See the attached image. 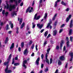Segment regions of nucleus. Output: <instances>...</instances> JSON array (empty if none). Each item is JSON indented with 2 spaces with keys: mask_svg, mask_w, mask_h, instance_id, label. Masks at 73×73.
<instances>
[{
  "mask_svg": "<svg viewBox=\"0 0 73 73\" xmlns=\"http://www.w3.org/2000/svg\"><path fill=\"white\" fill-rule=\"evenodd\" d=\"M35 56V54L33 52V53L31 54V56L33 57V56Z\"/></svg>",
  "mask_w": 73,
  "mask_h": 73,
  "instance_id": "obj_57",
  "label": "nucleus"
},
{
  "mask_svg": "<svg viewBox=\"0 0 73 73\" xmlns=\"http://www.w3.org/2000/svg\"><path fill=\"white\" fill-rule=\"evenodd\" d=\"M27 60H24L23 61V67H24L25 68V69H26L27 68V66L26 65H25V64H27Z\"/></svg>",
  "mask_w": 73,
  "mask_h": 73,
  "instance_id": "obj_6",
  "label": "nucleus"
},
{
  "mask_svg": "<svg viewBox=\"0 0 73 73\" xmlns=\"http://www.w3.org/2000/svg\"><path fill=\"white\" fill-rule=\"evenodd\" d=\"M61 4L62 5H64V6H65L66 5V3L64 2L63 1H62L61 2Z\"/></svg>",
  "mask_w": 73,
  "mask_h": 73,
  "instance_id": "obj_21",
  "label": "nucleus"
},
{
  "mask_svg": "<svg viewBox=\"0 0 73 73\" xmlns=\"http://www.w3.org/2000/svg\"><path fill=\"white\" fill-rule=\"evenodd\" d=\"M21 25H22V26L24 27V25H25V23H23Z\"/></svg>",
  "mask_w": 73,
  "mask_h": 73,
  "instance_id": "obj_51",
  "label": "nucleus"
},
{
  "mask_svg": "<svg viewBox=\"0 0 73 73\" xmlns=\"http://www.w3.org/2000/svg\"><path fill=\"white\" fill-rule=\"evenodd\" d=\"M13 1L15 3L16 5H17V1L16 0H10L9 2L13 3Z\"/></svg>",
  "mask_w": 73,
  "mask_h": 73,
  "instance_id": "obj_8",
  "label": "nucleus"
},
{
  "mask_svg": "<svg viewBox=\"0 0 73 73\" xmlns=\"http://www.w3.org/2000/svg\"><path fill=\"white\" fill-rule=\"evenodd\" d=\"M47 16H48V14L47 13H45V16L44 17V19H46V17H47Z\"/></svg>",
  "mask_w": 73,
  "mask_h": 73,
  "instance_id": "obj_33",
  "label": "nucleus"
},
{
  "mask_svg": "<svg viewBox=\"0 0 73 73\" xmlns=\"http://www.w3.org/2000/svg\"><path fill=\"white\" fill-rule=\"evenodd\" d=\"M53 35L54 36H55V30H54L53 31Z\"/></svg>",
  "mask_w": 73,
  "mask_h": 73,
  "instance_id": "obj_42",
  "label": "nucleus"
},
{
  "mask_svg": "<svg viewBox=\"0 0 73 73\" xmlns=\"http://www.w3.org/2000/svg\"><path fill=\"white\" fill-rule=\"evenodd\" d=\"M67 66H68V63H67L66 64V65L65 66V67L66 68H67Z\"/></svg>",
  "mask_w": 73,
  "mask_h": 73,
  "instance_id": "obj_60",
  "label": "nucleus"
},
{
  "mask_svg": "<svg viewBox=\"0 0 73 73\" xmlns=\"http://www.w3.org/2000/svg\"><path fill=\"white\" fill-rule=\"evenodd\" d=\"M43 67H44V64H42L41 65V68H43Z\"/></svg>",
  "mask_w": 73,
  "mask_h": 73,
  "instance_id": "obj_54",
  "label": "nucleus"
},
{
  "mask_svg": "<svg viewBox=\"0 0 73 73\" xmlns=\"http://www.w3.org/2000/svg\"><path fill=\"white\" fill-rule=\"evenodd\" d=\"M69 9L68 8H67L66 9V11H69Z\"/></svg>",
  "mask_w": 73,
  "mask_h": 73,
  "instance_id": "obj_64",
  "label": "nucleus"
},
{
  "mask_svg": "<svg viewBox=\"0 0 73 73\" xmlns=\"http://www.w3.org/2000/svg\"><path fill=\"white\" fill-rule=\"evenodd\" d=\"M19 9V7H17V11H14L13 12L11 13V15L12 16H14V15H15V16H17V13H16V12H17V11H18V10Z\"/></svg>",
  "mask_w": 73,
  "mask_h": 73,
  "instance_id": "obj_5",
  "label": "nucleus"
},
{
  "mask_svg": "<svg viewBox=\"0 0 73 73\" xmlns=\"http://www.w3.org/2000/svg\"><path fill=\"white\" fill-rule=\"evenodd\" d=\"M37 14H36L34 16V19H40V17H41V16L40 15H38L37 17Z\"/></svg>",
  "mask_w": 73,
  "mask_h": 73,
  "instance_id": "obj_12",
  "label": "nucleus"
},
{
  "mask_svg": "<svg viewBox=\"0 0 73 73\" xmlns=\"http://www.w3.org/2000/svg\"><path fill=\"white\" fill-rule=\"evenodd\" d=\"M5 10H3L2 11V14L3 15H4L5 14Z\"/></svg>",
  "mask_w": 73,
  "mask_h": 73,
  "instance_id": "obj_41",
  "label": "nucleus"
},
{
  "mask_svg": "<svg viewBox=\"0 0 73 73\" xmlns=\"http://www.w3.org/2000/svg\"><path fill=\"white\" fill-rule=\"evenodd\" d=\"M26 30L27 31H29L30 30V27H29V25H27L26 27Z\"/></svg>",
  "mask_w": 73,
  "mask_h": 73,
  "instance_id": "obj_18",
  "label": "nucleus"
},
{
  "mask_svg": "<svg viewBox=\"0 0 73 73\" xmlns=\"http://www.w3.org/2000/svg\"><path fill=\"white\" fill-rule=\"evenodd\" d=\"M21 47L23 48L24 46V42H22L21 43Z\"/></svg>",
  "mask_w": 73,
  "mask_h": 73,
  "instance_id": "obj_24",
  "label": "nucleus"
},
{
  "mask_svg": "<svg viewBox=\"0 0 73 73\" xmlns=\"http://www.w3.org/2000/svg\"><path fill=\"white\" fill-rule=\"evenodd\" d=\"M44 31V29H42L40 31V32L41 33H42V32H43Z\"/></svg>",
  "mask_w": 73,
  "mask_h": 73,
  "instance_id": "obj_50",
  "label": "nucleus"
},
{
  "mask_svg": "<svg viewBox=\"0 0 73 73\" xmlns=\"http://www.w3.org/2000/svg\"><path fill=\"white\" fill-rule=\"evenodd\" d=\"M48 31H46L44 33V36L45 37H46L47 36V35H48Z\"/></svg>",
  "mask_w": 73,
  "mask_h": 73,
  "instance_id": "obj_25",
  "label": "nucleus"
},
{
  "mask_svg": "<svg viewBox=\"0 0 73 73\" xmlns=\"http://www.w3.org/2000/svg\"><path fill=\"white\" fill-rule=\"evenodd\" d=\"M25 56H27L28 53V48H26L24 50L23 52Z\"/></svg>",
  "mask_w": 73,
  "mask_h": 73,
  "instance_id": "obj_7",
  "label": "nucleus"
},
{
  "mask_svg": "<svg viewBox=\"0 0 73 73\" xmlns=\"http://www.w3.org/2000/svg\"><path fill=\"white\" fill-rule=\"evenodd\" d=\"M51 24H52V21L51 20V19H49V23H48L47 26L46 27V28H48Z\"/></svg>",
  "mask_w": 73,
  "mask_h": 73,
  "instance_id": "obj_11",
  "label": "nucleus"
},
{
  "mask_svg": "<svg viewBox=\"0 0 73 73\" xmlns=\"http://www.w3.org/2000/svg\"><path fill=\"white\" fill-rule=\"evenodd\" d=\"M8 68H7V70H6V68H5V72L6 73H12V70H8Z\"/></svg>",
  "mask_w": 73,
  "mask_h": 73,
  "instance_id": "obj_9",
  "label": "nucleus"
},
{
  "mask_svg": "<svg viewBox=\"0 0 73 73\" xmlns=\"http://www.w3.org/2000/svg\"><path fill=\"white\" fill-rule=\"evenodd\" d=\"M60 60H64V56H60Z\"/></svg>",
  "mask_w": 73,
  "mask_h": 73,
  "instance_id": "obj_20",
  "label": "nucleus"
},
{
  "mask_svg": "<svg viewBox=\"0 0 73 73\" xmlns=\"http://www.w3.org/2000/svg\"><path fill=\"white\" fill-rule=\"evenodd\" d=\"M40 61V57L38 58L35 62V63L37 65H38L39 61Z\"/></svg>",
  "mask_w": 73,
  "mask_h": 73,
  "instance_id": "obj_10",
  "label": "nucleus"
},
{
  "mask_svg": "<svg viewBox=\"0 0 73 73\" xmlns=\"http://www.w3.org/2000/svg\"><path fill=\"white\" fill-rule=\"evenodd\" d=\"M64 44V41L62 40L61 43L60 44V49H61L62 48V45Z\"/></svg>",
  "mask_w": 73,
  "mask_h": 73,
  "instance_id": "obj_22",
  "label": "nucleus"
},
{
  "mask_svg": "<svg viewBox=\"0 0 73 73\" xmlns=\"http://www.w3.org/2000/svg\"><path fill=\"white\" fill-rule=\"evenodd\" d=\"M15 46V44L14 43H13L11 46L10 47V49H13V48H14Z\"/></svg>",
  "mask_w": 73,
  "mask_h": 73,
  "instance_id": "obj_16",
  "label": "nucleus"
},
{
  "mask_svg": "<svg viewBox=\"0 0 73 73\" xmlns=\"http://www.w3.org/2000/svg\"><path fill=\"white\" fill-rule=\"evenodd\" d=\"M65 25L64 24H63L62 25V26H61V28H63V27H64Z\"/></svg>",
  "mask_w": 73,
  "mask_h": 73,
  "instance_id": "obj_48",
  "label": "nucleus"
},
{
  "mask_svg": "<svg viewBox=\"0 0 73 73\" xmlns=\"http://www.w3.org/2000/svg\"><path fill=\"white\" fill-rule=\"evenodd\" d=\"M18 21H19V24L20 25H21L22 24V22H23V19H18Z\"/></svg>",
  "mask_w": 73,
  "mask_h": 73,
  "instance_id": "obj_13",
  "label": "nucleus"
},
{
  "mask_svg": "<svg viewBox=\"0 0 73 73\" xmlns=\"http://www.w3.org/2000/svg\"><path fill=\"white\" fill-rule=\"evenodd\" d=\"M0 25L1 26L3 25H4V23H1Z\"/></svg>",
  "mask_w": 73,
  "mask_h": 73,
  "instance_id": "obj_62",
  "label": "nucleus"
},
{
  "mask_svg": "<svg viewBox=\"0 0 73 73\" xmlns=\"http://www.w3.org/2000/svg\"><path fill=\"white\" fill-rule=\"evenodd\" d=\"M73 22V20H71L70 23V28H72V26H73V24H72V23Z\"/></svg>",
  "mask_w": 73,
  "mask_h": 73,
  "instance_id": "obj_15",
  "label": "nucleus"
},
{
  "mask_svg": "<svg viewBox=\"0 0 73 73\" xmlns=\"http://www.w3.org/2000/svg\"><path fill=\"white\" fill-rule=\"evenodd\" d=\"M56 49L57 50H58V49H59V46H57L56 47Z\"/></svg>",
  "mask_w": 73,
  "mask_h": 73,
  "instance_id": "obj_43",
  "label": "nucleus"
},
{
  "mask_svg": "<svg viewBox=\"0 0 73 73\" xmlns=\"http://www.w3.org/2000/svg\"><path fill=\"white\" fill-rule=\"evenodd\" d=\"M69 55L71 56V57H73V52H70L69 53Z\"/></svg>",
  "mask_w": 73,
  "mask_h": 73,
  "instance_id": "obj_23",
  "label": "nucleus"
},
{
  "mask_svg": "<svg viewBox=\"0 0 73 73\" xmlns=\"http://www.w3.org/2000/svg\"><path fill=\"white\" fill-rule=\"evenodd\" d=\"M50 50V48H48L46 51L47 53L46 54L45 60L46 62H47L48 64H49V60L48 59V54H49Z\"/></svg>",
  "mask_w": 73,
  "mask_h": 73,
  "instance_id": "obj_3",
  "label": "nucleus"
},
{
  "mask_svg": "<svg viewBox=\"0 0 73 73\" xmlns=\"http://www.w3.org/2000/svg\"><path fill=\"white\" fill-rule=\"evenodd\" d=\"M11 56H12V54H10L9 56V58L7 59V62H6L3 63V65L5 66H6V70L8 69V66H9V62L10 61L11 59Z\"/></svg>",
  "mask_w": 73,
  "mask_h": 73,
  "instance_id": "obj_1",
  "label": "nucleus"
},
{
  "mask_svg": "<svg viewBox=\"0 0 73 73\" xmlns=\"http://www.w3.org/2000/svg\"><path fill=\"white\" fill-rule=\"evenodd\" d=\"M15 58H13V61H12V64H14V63H15Z\"/></svg>",
  "mask_w": 73,
  "mask_h": 73,
  "instance_id": "obj_34",
  "label": "nucleus"
},
{
  "mask_svg": "<svg viewBox=\"0 0 73 73\" xmlns=\"http://www.w3.org/2000/svg\"><path fill=\"white\" fill-rule=\"evenodd\" d=\"M23 2L22 3H21L20 4V6H21V7H22V6H23Z\"/></svg>",
  "mask_w": 73,
  "mask_h": 73,
  "instance_id": "obj_55",
  "label": "nucleus"
},
{
  "mask_svg": "<svg viewBox=\"0 0 73 73\" xmlns=\"http://www.w3.org/2000/svg\"><path fill=\"white\" fill-rule=\"evenodd\" d=\"M52 61H53V60H52V58H50V64H51L52 62Z\"/></svg>",
  "mask_w": 73,
  "mask_h": 73,
  "instance_id": "obj_38",
  "label": "nucleus"
},
{
  "mask_svg": "<svg viewBox=\"0 0 73 73\" xmlns=\"http://www.w3.org/2000/svg\"><path fill=\"white\" fill-rule=\"evenodd\" d=\"M34 47H35V44H33L32 45V46L31 47V49H33V48H34Z\"/></svg>",
  "mask_w": 73,
  "mask_h": 73,
  "instance_id": "obj_40",
  "label": "nucleus"
},
{
  "mask_svg": "<svg viewBox=\"0 0 73 73\" xmlns=\"http://www.w3.org/2000/svg\"><path fill=\"white\" fill-rule=\"evenodd\" d=\"M9 27V25H8V24H7L6 25V29L7 31L8 29H9V28H8V27Z\"/></svg>",
  "mask_w": 73,
  "mask_h": 73,
  "instance_id": "obj_29",
  "label": "nucleus"
},
{
  "mask_svg": "<svg viewBox=\"0 0 73 73\" xmlns=\"http://www.w3.org/2000/svg\"><path fill=\"white\" fill-rule=\"evenodd\" d=\"M58 64L59 65H61V62L60 60H58Z\"/></svg>",
  "mask_w": 73,
  "mask_h": 73,
  "instance_id": "obj_30",
  "label": "nucleus"
},
{
  "mask_svg": "<svg viewBox=\"0 0 73 73\" xmlns=\"http://www.w3.org/2000/svg\"><path fill=\"white\" fill-rule=\"evenodd\" d=\"M7 40V41H8V37H7L6 38V40Z\"/></svg>",
  "mask_w": 73,
  "mask_h": 73,
  "instance_id": "obj_63",
  "label": "nucleus"
},
{
  "mask_svg": "<svg viewBox=\"0 0 73 73\" xmlns=\"http://www.w3.org/2000/svg\"><path fill=\"white\" fill-rule=\"evenodd\" d=\"M10 27L12 29H13V23H11V24Z\"/></svg>",
  "mask_w": 73,
  "mask_h": 73,
  "instance_id": "obj_37",
  "label": "nucleus"
},
{
  "mask_svg": "<svg viewBox=\"0 0 73 73\" xmlns=\"http://www.w3.org/2000/svg\"><path fill=\"white\" fill-rule=\"evenodd\" d=\"M18 50H19V52H21V48H20V47H19V48H18Z\"/></svg>",
  "mask_w": 73,
  "mask_h": 73,
  "instance_id": "obj_59",
  "label": "nucleus"
},
{
  "mask_svg": "<svg viewBox=\"0 0 73 73\" xmlns=\"http://www.w3.org/2000/svg\"><path fill=\"white\" fill-rule=\"evenodd\" d=\"M63 50L64 51H65L66 50V46H64L63 48Z\"/></svg>",
  "mask_w": 73,
  "mask_h": 73,
  "instance_id": "obj_44",
  "label": "nucleus"
},
{
  "mask_svg": "<svg viewBox=\"0 0 73 73\" xmlns=\"http://www.w3.org/2000/svg\"><path fill=\"white\" fill-rule=\"evenodd\" d=\"M72 17V15H70L68 16V18H67V19H70Z\"/></svg>",
  "mask_w": 73,
  "mask_h": 73,
  "instance_id": "obj_39",
  "label": "nucleus"
},
{
  "mask_svg": "<svg viewBox=\"0 0 73 73\" xmlns=\"http://www.w3.org/2000/svg\"><path fill=\"white\" fill-rule=\"evenodd\" d=\"M33 7H28L26 10V13L28 12V11H29V13H31V12H32L33 11Z\"/></svg>",
  "mask_w": 73,
  "mask_h": 73,
  "instance_id": "obj_4",
  "label": "nucleus"
},
{
  "mask_svg": "<svg viewBox=\"0 0 73 73\" xmlns=\"http://www.w3.org/2000/svg\"><path fill=\"white\" fill-rule=\"evenodd\" d=\"M70 41H71V42H72L73 41V37L72 36H70Z\"/></svg>",
  "mask_w": 73,
  "mask_h": 73,
  "instance_id": "obj_36",
  "label": "nucleus"
},
{
  "mask_svg": "<svg viewBox=\"0 0 73 73\" xmlns=\"http://www.w3.org/2000/svg\"><path fill=\"white\" fill-rule=\"evenodd\" d=\"M66 44L67 47H69V41H68L66 42Z\"/></svg>",
  "mask_w": 73,
  "mask_h": 73,
  "instance_id": "obj_31",
  "label": "nucleus"
},
{
  "mask_svg": "<svg viewBox=\"0 0 73 73\" xmlns=\"http://www.w3.org/2000/svg\"><path fill=\"white\" fill-rule=\"evenodd\" d=\"M51 36V35H50V34H49L47 36V38H49V37H50V36Z\"/></svg>",
  "mask_w": 73,
  "mask_h": 73,
  "instance_id": "obj_46",
  "label": "nucleus"
},
{
  "mask_svg": "<svg viewBox=\"0 0 73 73\" xmlns=\"http://www.w3.org/2000/svg\"><path fill=\"white\" fill-rule=\"evenodd\" d=\"M63 29H61L60 30V31H59V33H61L62 32V31Z\"/></svg>",
  "mask_w": 73,
  "mask_h": 73,
  "instance_id": "obj_53",
  "label": "nucleus"
},
{
  "mask_svg": "<svg viewBox=\"0 0 73 73\" xmlns=\"http://www.w3.org/2000/svg\"><path fill=\"white\" fill-rule=\"evenodd\" d=\"M32 42H33L32 41V40L30 41L29 43V44L30 45H31V44H32Z\"/></svg>",
  "mask_w": 73,
  "mask_h": 73,
  "instance_id": "obj_45",
  "label": "nucleus"
},
{
  "mask_svg": "<svg viewBox=\"0 0 73 73\" xmlns=\"http://www.w3.org/2000/svg\"><path fill=\"white\" fill-rule=\"evenodd\" d=\"M73 32V31L72 29H71L69 31V35H71L72 34V33Z\"/></svg>",
  "mask_w": 73,
  "mask_h": 73,
  "instance_id": "obj_19",
  "label": "nucleus"
},
{
  "mask_svg": "<svg viewBox=\"0 0 73 73\" xmlns=\"http://www.w3.org/2000/svg\"><path fill=\"white\" fill-rule=\"evenodd\" d=\"M48 68L46 67L44 71V72H48Z\"/></svg>",
  "mask_w": 73,
  "mask_h": 73,
  "instance_id": "obj_35",
  "label": "nucleus"
},
{
  "mask_svg": "<svg viewBox=\"0 0 73 73\" xmlns=\"http://www.w3.org/2000/svg\"><path fill=\"white\" fill-rule=\"evenodd\" d=\"M21 1V0H18V3H20Z\"/></svg>",
  "mask_w": 73,
  "mask_h": 73,
  "instance_id": "obj_61",
  "label": "nucleus"
},
{
  "mask_svg": "<svg viewBox=\"0 0 73 73\" xmlns=\"http://www.w3.org/2000/svg\"><path fill=\"white\" fill-rule=\"evenodd\" d=\"M18 59V56H17L15 57V60H17Z\"/></svg>",
  "mask_w": 73,
  "mask_h": 73,
  "instance_id": "obj_49",
  "label": "nucleus"
},
{
  "mask_svg": "<svg viewBox=\"0 0 73 73\" xmlns=\"http://www.w3.org/2000/svg\"><path fill=\"white\" fill-rule=\"evenodd\" d=\"M61 1V0H57V1H56L55 4V7H57V3H58V2H60Z\"/></svg>",
  "mask_w": 73,
  "mask_h": 73,
  "instance_id": "obj_17",
  "label": "nucleus"
},
{
  "mask_svg": "<svg viewBox=\"0 0 73 73\" xmlns=\"http://www.w3.org/2000/svg\"><path fill=\"white\" fill-rule=\"evenodd\" d=\"M69 19H66V23H68V21H69Z\"/></svg>",
  "mask_w": 73,
  "mask_h": 73,
  "instance_id": "obj_56",
  "label": "nucleus"
},
{
  "mask_svg": "<svg viewBox=\"0 0 73 73\" xmlns=\"http://www.w3.org/2000/svg\"><path fill=\"white\" fill-rule=\"evenodd\" d=\"M37 27H38L39 28V29H41L42 28V26H43V24H41L40 25V24H37Z\"/></svg>",
  "mask_w": 73,
  "mask_h": 73,
  "instance_id": "obj_14",
  "label": "nucleus"
},
{
  "mask_svg": "<svg viewBox=\"0 0 73 73\" xmlns=\"http://www.w3.org/2000/svg\"><path fill=\"white\" fill-rule=\"evenodd\" d=\"M20 65V63H15L14 64L15 66H17L18 65Z\"/></svg>",
  "mask_w": 73,
  "mask_h": 73,
  "instance_id": "obj_27",
  "label": "nucleus"
},
{
  "mask_svg": "<svg viewBox=\"0 0 73 73\" xmlns=\"http://www.w3.org/2000/svg\"><path fill=\"white\" fill-rule=\"evenodd\" d=\"M73 57H71V58H70V61H72V60H73Z\"/></svg>",
  "mask_w": 73,
  "mask_h": 73,
  "instance_id": "obj_58",
  "label": "nucleus"
},
{
  "mask_svg": "<svg viewBox=\"0 0 73 73\" xmlns=\"http://www.w3.org/2000/svg\"><path fill=\"white\" fill-rule=\"evenodd\" d=\"M41 57L42 58V59H43V58H44V54H42L41 55Z\"/></svg>",
  "mask_w": 73,
  "mask_h": 73,
  "instance_id": "obj_47",
  "label": "nucleus"
},
{
  "mask_svg": "<svg viewBox=\"0 0 73 73\" xmlns=\"http://www.w3.org/2000/svg\"><path fill=\"white\" fill-rule=\"evenodd\" d=\"M47 44V41H46V40H45L44 42V43L43 44V46H45V45H46V44Z\"/></svg>",
  "mask_w": 73,
  "mask_h": 73,
  "instance_id": "obj_28",
  "label": "nucleus"
},
{
  "mask_svg": "<svg viewBox=\"0 0 73 73\" xmlns=\"http://www.w3.org/2000/svg\"><path fill=\"white\" fill-rule=\"evenodd\" d=\"M33 28H35V26H36V25L34 23H33Z\"/></svg>",
  "mask_w": 73,
  "mask_h": 73,
  "instance_id": "obj_32",
  "label": "nucleus"
},
{
  "mask_svg": "<svg viewBox=\"0 0 73 73\" xmlns=\"http://www.w3.org/2000/svg\"><path fill=\"white\" fill-rule=\"evenodd\" d=\"M8 14H9V12H6L5 13V16H8Z\"/></svg>",
  "mask_w": 73,
  "mask_h": 73,
  "instance_id": "obj_26",
  "label": "nucleus"
},
{
  "mask_svg": "<svg viewBox=\"0 0 73 73\" xmlns=\"http://www.w3.org/2000/svg\"><path fill=\"white\" fill-rule=\"evenodd\" d=\"M6 4H7V9H9V11H11L13 9H15V5H13L12 6H10L11 7H10L9 6V5L7 3Z\"/></svg>",
  "mask_w": 73,
  "mask_h": 73,
  "instance_id": "obj_2",
  "label": "nucleus"
},
{
  "mask_svg": "<svg viewBox=\"0 0 73 73\" xmlns=\"http://www.w3.org/2000/svg\"><path fill=\"white\" fill-rule=\"evenodd\" d=\"M42 0H40L39 1L40 4L41 3H42Z\"/></svg>",
  "mask_w": 73,
  "mask_h": 73,
  "instance_id": "obj_52",
  "label": "nucleus"
}]
</instances>
